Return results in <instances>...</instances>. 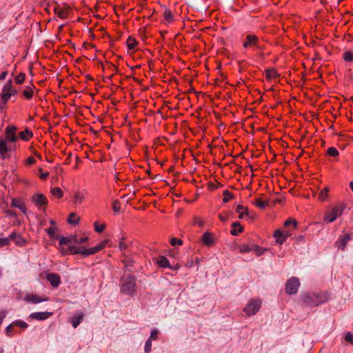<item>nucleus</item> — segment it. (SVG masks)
I'll list each match as a JSON object with an SVG mask.
<instances>
[{
  "mask_svg": "<svg viewBox=\"0 0 353 353\" xmlns=\"http://www.w3.org/2000/svg\"><path fill=\"white\" fill-rule=\"evenodd\" d=\"M59 244L60 245H66L70 244L72 243V236L70 237H64V236H59Z\"/></svg>",
  "mask_w": 353,
  "mask_h": 353,
  "instance_id": "c756f323",
  "label": "nucleus"
},
{
  "mask_svg": "<svg viewBox=\"0 0 353 353\" xmlns=\"http://www.w3.org/2000/svg\"><path fill=\"white\" fill-rule=\"evenodd\" d=\"M83 316V313L78 312L71 319V323L74 328H76L81 323Z\"/></svg>",
  "mask_w": 353,
  "mask_h": 353,
  "instance_id": "2eb2a0df",
  "label": "nucleus"
},
{
  "mask_svg": "<svg viewBox=\"0 0 353 353\" xmlns=\"http://www.w3.org/2000/svg\"><path fill=\"white\" fill-rule=\"evenodd\" d=\"M236 212L239 213V218L241 219H243L244 215L248 213L247 208L241 205L236 206Z\"/></svg>",
  "mask_w": 353,
  "mask_h": 353,
  "instance_id": "4be33fe9",
  "label": "nucleus"
},
{
  "mask_svg": "<svg viewBox=\"0 0 353 353\" xmlns=\"http://www.w3.org/2000/svg\"><path fill=\"white\" fill-rule=\"evenodd\" d=\"M328 196H329V188L326 187V188H324L319 192V199L321 200V201H324L325 200H326L327 199Z\"/></svg>",
  "mask_w": 353,
  "mask_h": 353,
  "instance_id": "393cba45",
  "label": "nucleus"
},
{
  "mask_svg": "<svg viewBox=\"0 0 353 353\" xmlns=\"http://www.w3.org/2000/svg\"><path fill=\"white\" fill-rule=\"evenodd\" d=\"M274 236L276 238V243L282 244L285 242L287 238L290 236V232L287 230L281 231L280 230H277L274 232Z\"/></svg>",
  "mask_w": 353,
  "mask_h": 353,
  "instance_id": "6e6552de",
  "label": "nucleus"
},
{
  "mask_svg": "<svg viewBox=\"0 0 353 353\" xmlns=\"http://www.w3.org/2000/svg\"><path fill=\"white\" fill-rule=\"evenodd\" d=\"M296 225H297V222L296 221L295 219H288L284 223V225L285 227H289L290 225H293L294 228H296Z\"/></svg>",
  "mask_w": 353,
  "mask_h": 353,
  "instance_id": "79ce46f5",
  "label": "nucleus"
},
{
  "mask_svg": "<svg viewBox=\"0 0 353 353\" xmlns=\"http://www.w3.org/2000/svg\"><path fill=\"white\" fill-rule=\"evenodd\" d=\"M300 286L298 278L292 277L286 283V292L289 294H294L297 292Z\"/></svg>",
  "mask_w": 353,
  "mask_h": 353,
  "instance_id": "39448f33",
  "label": "nucleus"
},
{
  "mask_svg": "<svg viewBox=\"0 0 353 353\" xmlns=\"http://www.w3.org/2000/svg\"><path fill=\"white\" fill-rule=\"evenodd\" d=\"M344 339L345 341L350 343L351 345H353V333L350 332H347L345 334Z\"/></svg>",
  "mask_w": 353,
  "mask_h": 353,
  "instance_id": "a19ab883",
  "label": "nucleus"
},
{
  "mask_svg": "<svg viewBox=\"0 0 353 353\" xmlns=\"http://www.w3.org/2000/svg\"><path fill=\"white\" fill-rule=\"evenodd\" d=\"M158 265L161 268H172V266L170 265V263L167 258L163 256H160L157 259Z\"/></svg>",
  "mask_w": 353,
  "mask_h": 353,
  "instance_id": "6ab92c4d",
  "label": "nucleus"
},
{
  "mask_svg": "<svg viewBox=\"0 0 353 353\" xmlns=\"http://www.w3.org/2000/svg\"><path fill=\"white\" fill-rule=\"evenodd\" d=\"M265 74L266 77L269 79H274L277 76V73L274 70H267Z\"/></svg>",
  "mask_w": 353,
  "mask_h": 353,
  "instance_id": "e433bc0d",
  "label": "nucleus"
},
{
  "mask_svg": "<svg viewBox=\"0 0 353 353\" xmlns=\"http://www.w3.org/2000/svg\"><path fill=\"white\" fill-rule=\"evenodd\" d=\"M32 94L33 91L30 88H27L23 91V94L27 99H30L32 97Z\"/></svg>",
  "mask_w": 353,
  "mask_h": 353,
  "instance_id": "c9c22d12",
  "label": "nucleus"
},
{
  "mask_svg": "<svg viewBox=\"0 0 353 353\" xmlns=\"http://www.w3.org/2000/svg\"><path fill=\"white\" fill-rule=\"evenodd\" d=\"M201 241L205 245L212 246L214 241V236L212 233L206 232L202 235Z\"/></svg>",
  "mask_w": 353,
  "mask_h": 353,
  "instance_id": "ddd939ff",
  "label": "nucleus"
},
{
  "mask_svg": "<svg viewBox=\"0 0 353 353\" xmlns=\"http://www.w3.org/2000/svg\"><path fill=\"white\" fill-rule=\"evenodd\" d=\"M6 312H3V311L0 312V325L2 323L3 320L6 317Z\"/></svg>",
  "mask_w": 353,
  "mask_h": 353,
  "instance_id": "bf43d9fd",
  "label": "nucleus"
},
{
  "mask_svg": "<svg viewBox=\"0 0 353 353\" xmlns=\"http://www.w3.org/2000/svg\"><path fill=\"white\" fill-rule=\"evenodd\" d=\"M51 194L59 199L61 198L63 195V191L58 187L52 188L50 190Z\"/></svg>",
  "mask_w": 353,
  "mask_h": 353,
  "instance_id": "bb28decb",
  "label": "nucleus"
},
{
  "mask_svg": "<svg viewBox=\"0 0 353 353\" xmlns=\"http://www.w3.org/2000/svg\"><path fill=\"white\" fill-rule=\"evenodd\" d=\"M55 12L57 14V15L60 17V18H65V16H66V12L65 11L63 10H57V9H55Z\"/></svg>",
  "mask_w": 353,
  "mask_h": 353,
  "instance_id": "6e6d98bb",
  "label": "nucleus"
},
{
  "mask_svg": "<svg viewBox=\"0 0 353 353\" xmlns=\"http://www.w3.org/2000/svg\"><path fill=\"white\" fill-rule=\"evenodd\" d=\"M164 19L168 22L170 23L173 20V16L170 10H165L163 13Z\"/></svg>",
  "mask_w": 353,
  "mask_h": 353,
  "instance_id": "473e14b6",
  "label": "nucleus"
},
{
  "mask_svg": "<svg viewBox=\"0 0 353 353\" xmlns=\"http://www.w3.org/2000/svg\"><path fill=\"white\" fill-rule=\"evenodd\" d=\"M14 325H17L22 328H26L28 327V324L25 321H16Z\"/></svg>",
  "mask_w": 353,
  "mask_h": 353,
  "instance_id": "4d7b16f0",
  "label": "nucleus"
},
{
  "mask_svg": "<svg viewBox=\"0 0 353 353\" xmlns=\"http://www.w3.org/2000/svg\"><path fill=\"white\" fill-rule=\"evenodd\" d=\"M252 250L254 251L257 256L263 254L265 250L257 245H252Z\"/></svg>",
  "mask_w": 353,
  "mask_h": 353,
  "instance_id": "f704fd0d",
  "label": "nucleus"
},
{
  "mask_svg": "<svg viewBox=\"0 0 353 353\" xmlns=\"http://www.w3.org/2000/svg\"><path fill=\"white\" fill-rule=\"evenodd\" d=\"M85 199V193L81 191H75L73 195V202L74 204H81Z\"/></svg>",
  "mask_w": 353,
  "mask_h": 353,
  "instance_id": "4468645a",
  "label": "nucleus"
},
{
  "mask_svg": "<svg viewBox=\"0 0 353 353\" xmlns=\"http://www.w3.org/2000/svg\"><path fill=\"white\" fill-rule=\"evenodd\" d=\"M180 268V265L176 264L174 267H172V270H179Z\"/></svg>",
  "mask_w": 353,
  "mask_h": 353,
  "instance_id": "338daca9",
  "label": "nucleus"
},
{
  "mask_svg": "<svg viewBox=\"0 0 353 353\" xmlns=\"http://www.w3.org/2000/svg\"><path fill=\"white\" fill-rule=\"evenodd\" d=\"M17 94V90L12 86V81L10 79L3 86L1 94V101L5 105L8 101Z\"/></svg>",
  "mask_w": 353,
  "mask_h": 353,
  "instance_id": "20e7f679",
  "label": "nucleus"
},
{
  "mask_svg": "<svg viewBox=\"0 0 353 353\" xmlns=\"http://www.w3.org/2000/svg\"><path fill=\"white\" fill-rule=\"evenodd\" d=\"M243 47L245 48H256L260 49L261 46L259 43L258 37L254 34H248L245 41L243 42Z\"/></svg>",
  "mask_w": 353,
  "mask_h": 353,
  "instance_id": "423d86ee",
  "label": "nucleus"
},
{
  "mask_svg": "<svg viewBox=\"0 0 353 353\" xmlns=\"http://www.w3.org/2000/svg\"><path fill=\"white\" fill-rule=\"evenodd\" d=\"M10 241V236L6 238H0V247H3L9 244Z\"/></svg>",
  "mask_w": 353,
  "mask_h": 353,
  "instance_id": "09e8293b",
  "label": "nucleus"
},
{
  "mask_svg": "<svg viewBox=\"0 0 353 353\" xmlns=\"http://www.w3.org/2000/svg\"><path fill=\"white\" fill-rule=\"evenodd\" d=\"M12 324L9 325L6 329V332L8 335H9L10 332H12Z\"/></svg>",
  "mask_w": 353,
  "mask_h": 353,
  "instance_id": "e2e57ef3",
  "label": "nucleus"
},
{
  "mask_svg": "<svg viewBox=\"0 0 353 353\" xmlns=\"http://www.w3.org/2000/svg\"><path fill=\"white\" fill-rule=\"evenodd\" d=\"M112 208H113V210L115 212H118L120 211L121 210V208H120V203L118 201H114L112 203Z\"/></svg>",
  "mask_w": 353,
  "mask_h": 353,
  "instance_id": "3c124183",
  "label": "nucleus"
},
{
  "mask_svg": "<svg viewBox=\"0 0 353 353\" xmlns=\"http://www.w3.org/2000/svg\"><path fill=\"white\" fill-rule=\"evenodd\" d=\"M32 137V133L29 130L26 129L20 133V138L24 141L28 140Z\"/></svg>",
  "mask_w": 353,
  "mask_h": 353,
  "instance_id": "cd10ccee",
  "label": "nucleus"
},
{
  "mask_svg": "<svg viewBox=\"0 0 353 353\" xmlns=\"http://www.w3.org/2000/svg\"><path fill=\"white\" fill-rule=\"evenodd\" d=\"M125 236L124 234L121 233V234L118 236L119 248L121 251L128 248V244L125 243Z\"/></svg>",
  "mask_w": 353,
  "mask_h": 353,
  "instance_id": "a211bd4d",
  "label": "nucleus"
},
{
  "mask_svg": "<svg viewBox=\"0 0 353 353\" xmlns=\"http://www.w3.org/2000/svg\"><path fill=\"white\" fill-rule=\"evenodd\" d=\"M46 279L48 281H50V284L57 288L61 282V279L59 274L55 273H50L46 275Z\"/></svg>",
  "mask_w": 353,
  "mask_h": 353,
  "instance_id": "9b49d317",
  "label": "nucleus"
},
{
  "mask_svg": "<svg viewBox=\"0 0 353 353\" xmlns=\"http://www.w3.org/2000/svg\"><path fill=\"white\" fill-rule=\"evenodd\" d=\"M232 228L233 229L231 230L230 233L233 236H237L243 231V227L241 225L239 222L233 223Z\"/></svg>",
  "mask_w": 353,
  "mask_h": 353,
  "instance_id": "aec40b11",
  "label": "nucleus"
},
{
  "mask_svg": "<svg viewBox=\"0 0 353 353\" xmlns=\"http://www.w3.org/2000/svg\"><path fill=\"white\" fill-rule=\"evenodd\" d=\"M69 251L72 254H83V247H77L76 245H69Z\"/></svg>",
  "mask_w": 353,
  "mask_h": 353,
  "instance_id": "5701e85b",
  "label": "nucleus"
},
{
  "mask_svg": "<svg viewBox=\"0 0 353 353\" xmlns=\"http://www.w3.org/2000/svg\"><path fill=\"white\" fill-rule=\"evenodd\" d=\"M8 151L7 145H6V140L0 139V153L3 156V158H5L6 154L7 152Z\"/></svg>",
  "mask_w": 353,
  "mask_h": 353,
  "instance_id": "b1692460",
  "label": "nucleus"
},
{
  "mask_svg": "<svg viewBox=\"0 0 353 353\" xmlns=\"http://www.w3.org/2000/svg\"><path fill=\"white\" fill-rule=\"evenodd\" d=\"M343 58L346 61H352L353 60V52L350 51L345 52Z\"/></svg>",
  "mask_w": 353,
  "mask_h": 353,
  "instance_id": "c03bdc74",
  "label": "nucleus"
},
{
  "mask_svg": "<svg viewBox=\"0 0 353 353\" xmlns=\"http://www.w3.org/2000/svg\"><path fill=\"white\" fill-rule=\"evenodd\" d=\"M24 300L34 304L39 303L48 300V297L41 298L35 294H28L25 296Z\"/></svg>",
  "mask_w": 353,
  "mask_h": 353,
  "instance_id": "f8f14e48",
  "label": "nucleus"
},
{
  "mask_svg": "<svg viewBox=\"0 0 353 353\" xmlns=\"http://www.w3.org/2000/svg\"><path fill=\"white\" fill-rule=\"evenodd\" d=\"M158 335V330H153L151 331L150 338L148 339H150V341L155 340L157 339Z\"/></svg>",
  "mask_w": 353,
  "mask_h": 353,
  "instance_id": "5fc2aeb1",
  "label": "nucleus"
},
{
  "mask_svg": "<svg viewBox=\"0 0 353 353\" xmlns=\"http://www.w3.org/2000/svg\"><path fill=\"white\" fill-rule=\"evenodd\" d=\"M145 352L146 353H148L151 351L152 350V341H150V339H148L145 342Z\"/></svg>",
  "mask_w": 353,
  "mask_h": 353,
  "instance_id": "8fccbe9b",
  "label": "nucleus"
},
{
  "mask_svg": "<svg viewBox=\"0 0 353 353\" xmlns=\"http://www.w3.org/2000/svg\"><path fill=\"white\" fill-rule=\"evenodd\" d=\"M35 159L34 157H29L28 159H27V161H26V163L28 165H32V164H34L35 163Z\"/></svg>",
  "mask_w": 353,
  "mask_h": 353,
  "instance_id": "13d9d810",
  "label": "nucleus"
},
{
  "mask_svg": "<svg viewBox=\"0 0 353 353\" xmlns=\"http://www.w3.org/2000/svg\"><path fill=\"white\" fill-rule=\"evenodd\" d=\"M252 250V245L243 244L239 248V251L241 253L248 252Z\"/></svg>",
  "mask_w": 353,
  "mask_h": 353,
  "instance_id": "72a5a7b5",
  "label": "nucleus"
},
{
  "mask_svg": "<svg viewBox=\"0 0 353 353\" xmlns=\"http://www.w3.org/2000/svg\"><path fill=\"white\" fill-rule=\"evenodd\" d=\"M96 252H97V250H95V246L89 249H83V255L85 256L91 255Z\"/></svg>",
  "mask_w": 353,
  "mask_h": 353,
  "instance_id": "37998d69",
  "label": "nucleus"
},
{
  "mask_svg": "<svg viewBox=\"0 0 353 353\" xmlns=\"http://www.w3.org/2000/svg\"><path fill=\"white\" fill-rule=\"evenodd\" d=\"M8 74V72L5 71V72H3L1 75H0V79L1 80H3L6 79V76Z\"/></svg>",
  "mask_w": 353,
  "mask_h": 353,
  "instance_id": "0e129e2a",
  "label": "nucleus"
},
{
  "mask_svg": "<svg viewBox=\"0 0 353 353\" xmlns=\"http://www.w3.org/2000/svg\"><path fill=\"white\" fill-rule=\"evenodd\" d=\"M48 176H49V172H44V173H41V175H40V178L41 179H46Z\"/></svg>",
  "mask_w": 353,
  "mask_h": 353,
  "instance_id": "680f3d73",
  "label": "nucleus"
},
{
  "mask_svg": "<svg viewBox=\"0 0 353 353\" xmlns=\"http://www.w3.org/2000/svg\"><path fill=\"white\" fill-rule=\"evenodd\" d=\"M345 208L346 204L343 202L333 205L325 212L323 217L324 222L326 223L334 222L343 214Z\"/></svg>",
  "mask_w": 353,
  "mask_h": 353,
  "instance_id": "f257e3e1",
  "label": "nucleus"
},
{
  "mask_svg": "<svg viewBox=\"0 0 353 353\" xmlns=\"http://www.w3.org/2000/svg\"><path fill=\"white\" fill-rule=\"evenodd\" d=\"M80 218L77 216V214L72 212L70 214L68 221L70 224H77L79 222Z\"/></svg>",
  "mask_w": 353,
  "mask_h": 353,
  "instance_id": "a878e982",
  "label": "nucleus"
},
{
  "mask_svg": "<svg viewBox=\"0 0 353 353\" xmlns=\"http://www.w3.org/2000/svg\"><path fill=\"white\" fill-rule=\"evenodd\" d=\"M350 240V234L344 235L341 239H340L339 241H337L336 243L338 245V248L341 250H344L347 242Z\"/></svg>",
  "mask_w": 353,
  "mask_h": 353,
  "instance_id": "f3484780",
  "label": "nucleus"
},
{
  "mask_svg": "<svg viewBox=\"0 0 353 353\" xmlns=\"http://www.w3.org/2000/svg\"><path fill=\"white\" fill-rule=\"evenodd\" d=\"M32 200L33 203L39 208L46 205L48 199L46 196L41 193H37L32 196Z\"/></svg>",
  "mask_w": 353,
  "mask_h": 353,
  "instance_id": "0eeeda50",
  "label": "nucleus"
},
{
  "mask_svg": "<svg viewBox=\"0 0 353 353\" xmlns=\"http://www.w3.org/2000/svg\"><path fill=\"white\" fill-rule=\"evenodd\" d=\"M269 202L268 201H263L261 200V199H256L255 202H254V204L260 208H265L266 206H268Z\"/></svg>",
  "mask_w": 353,
  "mask_h": 353,
  "instance_id": "7c9ffc66",
  "label": "nucleus"
},
{
  "mask_svg": "<svg viewBox=\"0 0 353 353\" xmlns=\"http://www.w3.org/2000/svg\"><path fill=\"white\" fill-rule=\"evenodd\" d=\"M170 243L172 245H182L183 241L181 239H176V238H172L170 240Z\"/></svg>",
  "mask_w": 353,
  "mask_h": 353,
  "instance_id": "603ef678",
  "label": "nucleus"
},
{
  "mask_svg": "<svg viewBox=\"0 0 353 353\" xmlns=\"http://www.w3.org/2000/svg\"><path fill=\"white\" fill-rule=\"evenodd\" d=\"M12 204L13 206L19 208L22 212L26 213V209L25 205L17 199H13L12 201Z\"/></svg>",
  "mask_w": 353,
  "mask_h": 353,
  "instance_id": "412c9836",
  "label": "nucleus"
},
{
  "mask_svg": "<svg viewBox=\"0 0 353 353\" xmlns=\"http://www.w3.org/2000/svg\"><path fill=\"white\" fill-rule=\"evenodd\" d=\"M120 289L122 293L132 296L136 290V278L132 275L123 276L120 282Z\"/></svg>",
  "mask_w": 353,
  "mask_h": 353,
  "instance_id": "f03ea898",
  "label": "nucleus"
},
{
  "mask_svg": "<svg viewBox=\"0 0 353 353\" xmlns=\"http://www.w3.org/2000/svg\"><path fill=\"white\" fill-rule=\"evenodd\" d=\"M17 128L13 125H8L6 130V139L11 142L17 141V137L15 134Z\"/></svg>",
  "mask_w": 353,
  "mask_h": 353,
  "instance_id": "1a4fd4ad",
  "label": "nucleus"
},
{
  "mask_svg": "<svg viewBox=\"0 0 353 353\" xmlns=\"http://www.w3.org/2000/svg\"><path fill=\"white\" fill-rule=\"evenodd\" d=\"M193 223L195 225H198L200 228H202L204 225L203 221L199 217H194Z\"/></svg>",
  "mask_w": 353,
  "mask_h": 353,
  "instance_id": "864d4df0",
  "label": "nucleus"
},
{
  "mask_svg": "<svg viewBox=\"0 0 353 353\" xmlns=\"http://www.w3.org/2000/svg\"><path fill=\"white\" fill-rule=\"evenodd\" d=\"M223 201L224 203L229 201L232 197V194L228 190H225L223 192Z\"/></svg>",
  "mask_w": 353,
  "mask_h": 353,
  "instance_id": "a18cd8bd",
  "label": "nucleus"
},
{
  "mask_svg": "<svg viewBox=\"0 0 353 353\" xmlns=\"http://www.w3.org/2000/svg\"><path fill=\"white\" fill-rule=\"evenodd\" d=\"M53 314L50 312H37L30 314V317L38 321H43L48 319Z\"/></svg>",
  "mask_w": 353,
  "mask_h": 353,
  "instance_id": "9d476101",
  "label": "nucleus"
},
{
  "mask_svg": "<svg viewBox=\"0 0 353 353\" xmlns=\"http://www.w3.org/2000/svg\"><path fill=\"white\" fill-rule=\"evenodd\" d=\"M94 230L97 232L98 233H101L104 229L105 228V224L103 223V224H101L99 225L97 222H95L94 223Z\"/></svg>",
  "mask_w": 353,
  "mask_h": 353,
  "instance_id": "58836bf2",
  "label": "nucleus"
},
{
  "mask_svg": "<svg viewBox=\"0 0 353 353\" xmlns=\"http://www.w3.org/2000/svg\"><path fill=\"white\" fill-rule=\"evenodd\" d=\"M185 266L186 267H188V268H192L194 266V261L192 259H190L188 260L186 263H185Z\"/></svg>",
  "mask_w": 353,
  "mask_h": 353,
  "instance_id": "052dcab7",
  "label": "nucleus"
},
{
  "mask_svg": "<svg viewBox=\"0 0 353 353\" xmlns=\"http://www.w3.org/2000/svg\"><path fill=\"white\" fill-rule=\"evenodd\" d=\"M109 239H105L104 241H103L102 242L98 243L96 246H95V250H97V252L101 250L102 249H103L105 247V245L107 243H109Z\"/></svg>",
  "mask_w": 353,
  "mask_h": 353,
  "instance_id": "ea45409f",
  "label": "nucleus"
},
{
  "mask_svg": "<svg viewBox=\"0 0 353 353\" xmlns=\"http://www.w3.org/2000/svg\"><path fill=\"white\" fill-rule=\"evenodd\" d=\"M10 241H13L17 245H23L25 243V240L19 234L12 232L10 234Z\"/></svg>",
  "mask_w": 353,
  "mask_h": 353,
  "instance_id": "dca6fc26",
  "label": "nucleus"
},
{
  "mask_svg": "<svg viewBox=\"0 0 353 353\" xmlns=\"http://www.w3.org/2000/svg\"><path fill=\"white\" fill-rule=\"evenodd\" d=\"M262 301L259 299H252L249 300L247 305L243 308V312L246 315L250 316L256 314L261 309Z\"/></svg>",
  "mask_w": 353,
  "mask_h": 353,
  "instance_id": "7ed1b4c3",
  "label": "nucleus"
},
{
  "mask_svg": "<svg viewBox=\"0 0 353 353\" xmlns=\"http://www.w3.org/2000/svg\"><path fill=\"white\" fill-rule=\"evenodd\" d=\"M219 218L221 221H225L227 220V218L221 214L219 215Z\"/></svg>",
  "mask_w": 353,
  "mask_h": 353,
  "instance_id": "69168bd1",
  "label": "nucleus"
},
{
  "mask_svg": "<svg viewBox=\"0 0 353 353\" xmlns=\"http://www.w3.org/2000/svg\"><path fill=\"white\" fill-rule=\"evenodd\" d=\"M88 240L87 236H72V243L76 244H81L85 243Z\"/></svg>",
  "mask_w": 353,
  "mask_h": 353,
  "instance_id": "c85d7f7f",
  "label": "nucleus"
},
{
  "mask_svg": "<svg viewBox=\"0 0 353 353\" xmlns=\"http://www.w3.org/2000/svg\"><path fill=\"white\" fill-rule=\"evenodd\" d=\"M126 43L128 48L132 50L136 47L137 42L134 38L130 37L127 39Z\"/></svg>",
  "mask_w": 353,
  "mask_h": 353,
  "instance_id": "2f4dec72",
  "label": "nucleus"
},
{
  "mask_svg": "<svg viewBox=\"0 0 353 353\" xmlns=\"http://www.w3.org/2000/svg\"><path fill=\"white\" fill-rule=\"evenodd\" d=\"M350 187L351 190L353 191V181L350 182Z\"/></svg>",
  "mask_w": 353,
  "mask_h": 353,
  "instance_id": "774afa93",
  "label": "nucleus"
},
{
  "mask_svg": "<svg viewBox=\"0 0 353 353\" xmlns=\"http://www.w3.org/2000/svg\"><path fill=\"white\" fill-rule=\"evenodd\" d=\"M57 228H56L55 226H51L50 228H48L46 232L48 233V234L52 237L54 236L55 233L57 232Z\"/></svg>",
  "mask_w": 353,
  "mask_h": 353,
  "instance_id": "de8ad7c7",
  "label": "nucleus"
},
{
  "mask_svg": "<svg viewBox=\"0 0 353 353\" xmlns=\"http://www.w3.org/2000/svg\"><path fill=\"white\" fill-rule=\"evenodd\" d=\"M327 154L331 157H336L339 155V152L335 148L331 147L328 148Z\"/></svg>",
  "mask_w": 353,
  "mask_h": 353,
  "instance_id": "49530a36",
  "label": "nucleus"
},
{
  "mask_svg": "<svg viewBox=\"0 0 353 353\" xmlns=\"http://www.w3.org/2000/svg\"><path fill=\"white\" fill-rule=\"evenodd\" d=\"M26 74L24 73H20L15 77L14 81L17 84H21L25 80Z\"/></svg>",
  "mask_w": 353,
  "mask_h": 353,
  "instance_id": "4c0bfd02",
  "label": "nucleus"
}]
</instances>
